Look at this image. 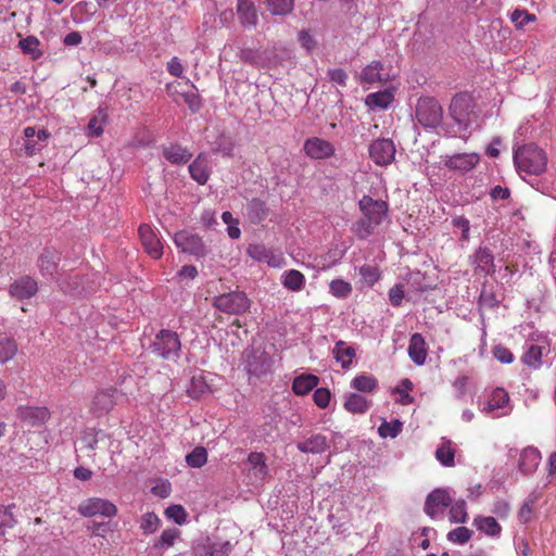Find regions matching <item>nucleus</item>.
<instances>
[{"label": "nucleus", "instance_id": "obj_40", "mask_svg": "<svg viewBox=\"0 0 556 556\" xmlns=\"http://www.w3.org/2000/svg\"><path fill=\"white\" fill-rule=\"evenodd\" d=\"M450 521L452 523H465L467 521V504L465 500H457L450 505Z\"/></svg>", "mask_w": 556, "mask_h": 556}, {"label": "nucleus", "instance_id": "obj_30", "mask_svg": "<svg viewBox=\"0 0 556 556\" xmlns=\"http://www.w3.org/2000/svg\"><path fill=\"white\" fill-rule=\"evenodd\" d=\"M473 526L489 536H498L502 531L500 523L491 516H477Z\"/></svg>", "mask_w": 556, "mask_h": 556}, {"label": "nucleus", "instance_id": "obj_2", "mask_svg": "<svg viewBox=\"0 0 556 556\" xmlns=\"http://www.w3.org/2000/svg\"><path fill=\"white\" fill-rule=\"evenodd\" d=\"M516 167L531 175L542 174L547 165L546 153L533 143L525 144L514 152Z\"/></svg>", "mask_w": 556, "mask_h": 556}, {"label": "nucleus", "instance_id": "obj_11", "mask_svg": "<svg viewBox=\"0 0 556 556\" xmlns=\"http://www.w3.org/2000/svg\"><path fill=\"white\" fill-rule=\"evenodd\" d=\"M16 416L27 426L39 427L50 418V412L47 407L21 405L16 409Z\"/></svg>", "mask_w": 556, "mask_h": 556}, {"label": "nucleus", "instance_id": "obj_4", "mask_svg": "<svg viewBox=\"0 0 556 556\" xmlns=\"http://www.w3.org/2000/svg\"><path fill=\"white\" fill-rule=\"evenodd\" d=\"M213 306L229 315H241L250 308V300L242 291H231L215 296Z\"/></svg>", "mask_w": 556, "mask_h": 556}, {"label": "nucleus", "instance_id": "obj_10", "mask_svg": "<svg viewBox=\"0 0 556 556\" xmlns=\"http://www.w3.org/2000/svg\"><path fill=\"white\" fill-rule=\"evenodd\" d=\"M369 155L377 165H389L394 160L395 146L391 139L375 140L369 147Z\"/></svg>", "mask_w": 556, "mask_h": 556}, {"label": "nucleus", "instance_id": "obj_26", "mask_svg": "<svg viewBox=\"0 0 556 556\" xmlns=\"http://www.w3.org/2000/svg\"><path fill=\"white\" fill-rule=\"evenodd\" d=\"M408 355L416 365H422L426 362V342L420 333L412 334L408 344Z\"/></svg>", "mask_w": 556, "mask_h": 556}, {"label": "nucleus", "instance_id": "obj_23", "mask_svg": "<svg viewBox=\"0 0 556 556\" xmlns=\"http://www.w3.org/2000/svg\"><path fill=\"white\" fill-rule=\"evenodd\" d=\"M37 292V282L26 276L17 279L10 287V293L12 296L20 300L29 299Z\"/></svg>", "mask_w": 556, "mask_h": 556}, {"label": "nucleus", "instance_id": "obj_15", "mask_svg": "<svg viewBox=\"0 0 556 556\" xmlns=\"http://www.w3.org/2000/svg\"><path fill=\"white\" fill-rule=\"evenodd\" d=\"M480 162V155L478 153H457L451 156H446L444 165L450 170H457L460 173H467L473 169Z\"/></svg>", "mask_w": 556, "mask_h": 556}, {"label": "nucleus", "instance_id": "obj_50", "mask_svg": "<svg viewBox=\"0 0 556 556\" xmlns=\"http://www.w3.org/2000/svg\"><path fill=\"white\" fill-rule=\"evenodd\" d=\"M181 97L192 112H198L201 109L202 101L194 85L190 86V90L181 92Z\"/></svg>", "mask_w": 556, "mask_h": 556}, {"label": "nucleus", "instance_id": "obj_38", "mask_svg": "<svg viewBox=\"0 0 556 556\" xmlns=\"http://www.w3.org/2000/svg\"><path fill=\"white\" fill-rule=\"evenodd\" d=\"M14 505L0 507V536H3L9 529L15 527L17 520L13 513Z\"/></svg>", "mask_w": 556, "mask_h": 556}, {"label": "nucleus", "instance_id": "obj_3", "mask_svg": "<svg viewBox=\"0 0 556 556\" xmlns=\"http://www.w3.org/2000/svg\"><path fill=\"white\" fill-rule=\"evenodd\" d=\"M150 349L163 359L176 361L181 351V342L175 331L163 329L155 336Z\"/></svg>", "mask_w": 556, "mask_h": 556}, {"label": "nucleus", "instance_id": "obj_43", "mask_svg": "<svg viewBox=\"0 0 556 556\" xmlns=\"http://www.w3.org/2000/svg\"><path fill=\"white\" fill-rule=\"evenodd\" d=\"M17 353V343L12 338L0 339V364L11 361Z\"/></svg>", "mask_w": 556, "mask_h": 556}, {"label": "nucleus", "instance_id": "obj_6", "mask_svg": "<svg viewBox=\"0 0 556 556\" xmlns=\"http://www.w3.org/2000/svg\"><path fill=\"white\" fill-rule=\"evenodd\" d=\"M473 103L467 94H456L450 104V115L458 125L459 130H467L471 123Z\"/></svg>", "mask_w": 556, "mask_h": 556}, {"label": "nucleus", "instance_id": "obj_44", "mask_svg": "<svg viewBox=\"0 0 556 556\" xmlns=\"http://www.w3.org/2000/svg\"><path fill=\"white\" fill-rule=\"evenodd\" d=\"M206 462L207 451L203 446H197L186 455V463L192 468H201Z\"/></svg>", "mask_w": 556, "mask_h": 556}, {"label": "nucleus", "instance_id": "obj_54", "mask_svg": "<svg viewBox=\"0 0 556 556\" xmlns=\"http://www.w3.org/2000/svg\"><path fill=\"white\" fill-rule=\"evenodd\" d=\"M313 400L319 408H326L330 403L331 393L327 388H318L314 391Z\"/></svg>", "mask_w": 556, "mask_h": 556}, {"label": "nucleus", "instance_id": "obj_25", "mask_svg": "<svg viewBox=\"0 0 556 556\" xmlns=\"http://www.w3.org/2000/svg\"><path fill=\"white\" fill-rule=\"evenodd\" d=\"M296 447L302 453L321 454L329 448V442L325 435L317 433L298 442Z\"/></svg>", "mask_w": 556, "mask_h": 556}, {"label": "nucleus", "instance_id": "obj_51", "mask_svg": "<svg viewBox=\"0 0 556 556\" xmlns=\"http://www.w3.org/2000/svg\"><path fill=\"white\" fill-rule=\"evenodd\" d=\"M536 16L532 13H529L527 10L516 9L510 14V21L515 24L517 28H522L530 22H534Z\"/></svg>", "mask_w": 556, "mask_h": 556}, {"label": "nucleus", "instance_id": "obj_21", "mask_svg": "<svg viewBox=\"0 0 556 556\" xmlns=\"http://www.w3.org/2000/svg\"><path fill=\"white\" fill-rule=\"evenodd\" d=\"M162 154L173 165L186 164L192 157V153L178 143H170L169 146L163 147Z\"/></svg>", "mask_w": 556, "mask_h": 556}, {"label": "nucleus", "instance_id": "obj_41", "mask_svg": "<svg viewBox=\"0 0 556 556\" xmlns=\"http://www.w3.org/2000/svg\"><path fill=\"white\" fill-rule=\"evenodd\" d=\"M18 46L25 54H29L34 60L41 58L43 54L39 49L40 42L35 36L30 35L21 39Z\"/></svg>", "mask_w": 556, "mask_h": 556}, {"label": "nucleus", "instance_id": "obj_20", "mask_svg": "<svg viewBox=\"0 0 556 556\" xmlns=\"http://www.w3.org/2000/svg\"><path fill=\"white\" fill-rule=\"evenodd\" d=\"M391 78L380 61H372L362 72L361 81L366 84H384Z\"/></svg>", "mask_w": 556, "mask_h": 556}, {"label": "nucleus", "instance_id": "obj_18", "mask_svg": "<svg viewBox=\"0 0 556 556\" xmlns=\"http://www.w3.org/2000/svg\"><path fill=\"white\" fill-rule=\"evenodd\" d=\"M248 477L253 483L262 482L268 477V467L263 453L252 452L248 459Z\"/></svg>", "mask_w": 556, "mask_h": 556}, {"label": "nucleus", "instance_id": "obj_17", "mask_svg": "<svg viewBox=\"0 0 556 556\" xmlns=\"http://www.w3.org/2000/svg\"><path fill=\"white\" fill-rule=\"evenodd\" d=\"M117 390L106 388L96 393L91 402V410L96 415L108 414L116 404Z\"/></svg>", "mask_w": 556, "mask_h": 556}, {"label": "nucleus", "instance_id": "obj_48", "mask_svg": "<svg viewBox=\"0 0 556 556\" xmlns=\"http://www.w3.org/2000/svg\"><path fill=\"white\" fill-rule=\"evenodd\" d=\"M402 431V422L397 419L392 421H383L379 428L378 432L381 438H395Z\"/></svg>", "mask_w": 556, "mask_h": 556}, {"label": "nucleus", "instance_id": "obj_57", "mask_svg": "<svg viewBox=\"0 0 556 556\" xmlns=\"http://www.w3.org/2000/svg\"><path fill=\"white\" fill-rule=\"evenodd\" d=\"M493 355L498 362L503 364H510L514 361V354L511 351L503 345L494 346Z\"/></svg>", "mask_w": 556, "mask_h": 556}, {"label": "nucleus", "instance_id": "obj_60", "mask_svg": "<svg viewBox=\"0 0 556 556\" xmlns=\"http://www.w3.org/2000/svg\"><path fill=\"white\" fill-rule=\"evenodd\" d=\"M413 389V382L409 379H403L397 389V392L402 395V404L406 405L413 402V397L408 394V391Z\"/></svg>", "mask_w": 556, "mask_h": 556}, {"label": "nucleus", "instance_id": "obj_12", "mask_svg": "<svg viewBox=\"0 0 556 556\" xmlns=\"http://www.w3.org/2000/svg\"><path fill=\"white\" fill-rule=\"evenodd\" d=\"M303 150L306 155L314 160H323L331 157L334 154L333 144L318 137H312L305 140Z\"/></svg>", "mask_w": 556, "mask_h": 556}, {"label": "nucleus", "instance_id": "obj_53", "mask_svg": "<svg viewBox=\"0 0 556 556\" xmlns=\"http://www.w3.org/2000/svg\"><path fill=\"white\" fill-rule=\"evenodd\" d=\"M39 268L43 275H52L56 269L55 256L50 252L43 253L39 258Z\"/></svg>", "mask_w": 556, "mask_h": 556}, {"label": "nucleus", "instance_id": "obj_47", "mask_svg": "<svg viewBox=\"0 0 556 556\" xmlns=\"http://www.w3.org/2000/svg\"><path fill=\"white\" fill-rule=\"evenodd\" d=\"M330 293L338 299H345L352 292V286L343 279H334L329 285Z\"/></svg>", "mask_w": 556, "mask_h": 556}, {"label": "nucleus", "instance_id": "obj_27", "mask_svg": "<svg viewBox=\"0 0 556 556\" xmlns=\"http://www.w3.org/2000/svg\"><path fill=\"white\" fill-rule=\"evenodd\" d=\"M319 383V378L313 374H302L296 376L292 382L294 394L304 396L315 389Z\"/></svg>", "mask_w": 556, "mask_h": 556}, {"label": "nucleus", "instance_id": "obj_24", "mask_svg": "<svg viewBox=\"0 0 556 556\" xmlns=\"http://www.w3.org/2000/svg\"><path fill=\"white\" fill-rule=\"evenodd\" d=\"M237 13L240 23L243 26L255 27L257 25L258 15L255 4L251 0H238Z\"/></svg>", "mask_w": 556, "mask_h": 556}, {"label": "nucleus", "instance_id": "obj_22", "mask_svg": "<svg viewBox=\"0 0 556 556\" xmlns=\"http://www.w3.org/2000/svg\"><path fill=\"white\" fill-rule=\"evenodd\" d=\"M189 173L193 180L205 185L210 178L208 160L204 153H200L189 165Z\"/></svg>", "mask_w": 556, "mask_h": 556}, {"label": "nucleus", "instance_id": "obj_42", "mask_svg": "<svg viewBox=\"0 0 556 556\" xmlns=\"http://www.w3.org/2000/svg\"><path fill=\"white\" fill-rule=\"evenodd\" d=\"M267 10L273 15H287L294 7L293 0H265Z\"/></svg>", "mask_w": 556, "mask_h": 556}, {"label": "nucleus", "instance_id": "obj_13", "mask_svg": "<svg viewBox=\"0 0 556 556\" xmlns=\"http://www.w3.org/2000/svg\"><path fill=\"white\" fill-rule=\"evenodd\" d=\"M248 254L262 263H266L270 267H281L285 263L282 253L276 252L267 245H249Z\"/></svg>", "mask_w": 556, "mask_h": 556}, {"label": "nucleus", "instance_id": "obj_19", "mask_svg": "<svg viewBox=\"0 0 556 556\" xmlns=\"http://www.w3.org/2000/svg\"><path fill=\"white\" fill-rule=\"evenodd\" d=\"M372 402L364 394L356 392H348L343 395V407L351 414L364 415L370 407Z\"/></svg>", "mask_w": 556, "mask_h": 556}, {"label": "nucleus", "instance_id": "obj_64", "mask_svg": "<svg viewBox=\"0 0 556 556\" xmlns=\"http://www.w3.org/2000/svg\"><path fill=\"white\" fill-rule=\"evenodd\" d=\"M534 503V500H528L523 503V505L520 507L518 511V518L519 521L522 523H528L531 520L532 515V504Z\"/></svg>", "mask_w": 556, "mask_h": 556}, {"label": "nucleus", "instance_id": "obj_62", "mask_svg": "<svg viewBox=\"0 0 556 556\" xmlns=\"http://www.w3.org/2000/svg\"><path fill=\"white\" fill-rule=\"evenodd\" d=\"M151 492L153 495L159 496L161 498H166L169 496L172 492L170 483L167 481H160L152 489Z\"/></svg>", "mask_w": 556, "mask_h": 556}, {"label": "nucleus", "instance_id": "obj_55", "mask_svg": "<svg viewBox=\"0 0 556 556\" xmlns=\"http://www.w3.org/2000/svg\"><path fill=\"white\" fill-rule=\"evenodd\" d=\"M208 390V386L202 377H192L189 393L191 396L198 397Z\"/></svg>", "mask_w": 556, "mask_h": 556}, {"label": "nucleus", "instance_id": "obj_56", "mask_svg": "<svg viewBox=\"0 0 556 556\" xmlns=\"http://www.w3.org/2000/svg\"><path fill=\"white\" fill-rule=\"evenodd\" d=\"M141 243H160L151 226L142 224L138 229Z\"/></svg>", "mask_w": 556, "mask_h": 556}, {"label": "nucleus", "instance_id": "obj_58", "mask_svg": "<svg viewBox=\"0 0 556 556\" xmlns=\"http://www.w3.org/2000/svg\"><path fill=\"white\" fill-rule=\"evenodd\" d=\"M103 119L100 121L98 116H93L89 119L87 125L88 136L99 137L103 132Z\"/></svg>", "mask_w": 556, "mask_h": 556}, {"label": "nucleus", "instance_id": "obj_34", "mask_svg": "<svg viewBox=\"0 0 556 556\" xmlns=\"http://www.w3.org/2000/svg\"><path fill=\"white\" fill-rule=\"evenodd\" d=\"M247 214L254 224L263 222L268 215L266 203L260 199H252L247 206Z\"/></svg>", "mask_w": 556, "mask_h": 556}, {"label": "nucleus", "instance_id": "obj_59", "mask_svg": "<svg viewBox=\"0 0 556 556\" xmlns=\"http://www.w3.org/2000/svg\"><path fill=\"white\" fill-rule=\"evenodd\" d=\"M359 274L363 277V279L369 285H374L379 279L378 269L369 265L362 266L359 269Z\"/></svg>", "mask_w": 556, "mask_h": 556}, {"label": "nucleus", "instance_id": "obj_37", "mask_svg": "<svg viewBox=\"0 0 556 556\" xmlns=\"http://www.w3.org/2000/svg\"><path fill=\"white\" fill-rule=\"evenodd\" d=\"M393 94L389 90L369 93L366 98V104L372 108L387 109L393 101Z\"/></svg>", "mask_w": 556, "mask_h": 556}, {"label": "nucleus", "instance_id": "obj_39", "mask_svg": "<svg viewBox=\"0 0 556 556\" xmlns=\"http://www.w3.org/2000/svg\"><path fill=\"white\" fill-rule=\"evenodd\" d=\"M543 348L539 345H530L522 356V362L533 368L539 369L542 366Z\"/></svg>", "mask_w": 556, "mask_h": 556}, {"label": "nucleus", "instance_id": "obj_52", "mask_svg": "<svg viewBox=\"0 0 556 556\" xmlns=\"http://www.w3.org/2000/svg\"><path fill=\"white\" fill-rule=\"evenodd\" d=\"M165 516L181 526L187 521V514L182 506L170 505L165 509Z\"/></svg>", "mask_w": 556, "mask_h": 556}, {"label": "nucleus", "instance_id": "obj_28", "mask_svg": "<svg viewBox=\"0 0 556 556\" xmlns=\"http://www.w3.org/2000/svg\"><path fill=\"white\" fill-rule=\"evenodd\" d=\"M350 387L362 393H374L378 389V380L369 374H358L350 382Z\"/></svg>", "mask_w": 556, "mask_h": 556}, {"label": "nucleus", "instance_id": "obj_5", "mask_svg": "<svg viewBox=\"0 0 556 556\" xmlns=\"http://www.w3.org/2000/svg\"><path fill=\"white\" fill-rule=\"evenodd\" d=\"M416 118L425 127L435 128L443 118L441 104L434 98L426 97L418 100Z\"/></svg>", "mask_w": 556, "mask_h": 556}, {"label": "nucleus", "instance_id": "obj_31", "mask_svg": "<svg viewBox=\"0 0 556 556\" xmlns=\"http://www.w3.org/2000/svg\"><path fill=\"white\" fill-rule=\"evenodd\" d=\"M281 283L286 289L299 292L305 286V277L296 269H289L281 275Z\"/></svg>", "mask_w": 556, "mask_h": 556}, {"label": "nucleus", "instance_id": "obj_61", "mask_svg": "<svg viewBox=\"0 0 556 556\" xmlns=\"http://www.w3.org/2000/svg\"><path fill=\"white\" fill-rule=\"evenodd\" d=\"M453 226L458 228L462 231L460 240H468L469 239V229H470V223L467 218L459 216L453 219L452 222Z\"/></svg>", "mask_w": 556, "mask_h": 556}, {"label": "nucleus", "instance_id": "obj_16", "mask_svg": "<svg viewBox=\"0 0 556 556\" xmlns=\"http://www.w3.org/2000/svg\"><path fill=\"white\" fill-rule=\"evenodd\" d=\"M541 453L538 448L528 446L519 452L518 469L525 477L532 476L541 463Z\"/></svg>", "mask_w": 556, "mask_h": 556}, {"label": "nucleus", "instance_id": "obj_7", "mask_svg": "<svg viewBox=\"0 0 556 556\" xmlns=\"http://www.w3.org/2000/svg\"><path fill=\"white\" fill-rule=\"evenodd\" d=\"M78 513L84 517L101 515L111 518L116 516L117 507L109 500L91 497L79 504Z\"/></svg>", "mask_w": 556, "mask_h": 556}, {"label": "nucleus", "instance_id": "obj_36", "mask_svg": "<svg viewBox=\"0 0 556 556\" xmlns=\"http://www.w3.org/2000/svg\"><path fill=\"white\" fill-rule=\"evenodd\" d=\"M160 526L161 519L153 511L143 514L139 519V528L146 535L153 534L154 532H156Z\"/></svg>", "mask_w": 556, "mask_h": 556}, {"label": "nucleus", "instance_id": "obj_9", "mask_svg": "<svg viewBox=\"0 0 556 556\" xmlns=\"http://www.w3.org/2000/svg\"><path fill=\"white\" fill-rule=\"evenodd\" d=\"M509 404V395L503 388L494 389L486 404L481 408V412L484 414H490L492 417H501L505 416L509 413V408H507Z\"/></svg>", "mask_w": 556, "mask_h": 556}, {"label": "nucleus", "instance_id": "obj_49", "mask_svg": "<svg viewBox=\"0 0 556 556\" xmlns=\"http://www.w3.org/2000/svg\"><path fill=\"white\" fill-rule=\"evenodd\" d=\"M472 536V531L466 527H458L447 533V540L452 543L464 545Z\"/></svg>", "mask_w": 556, "mask_h": 556}, {"label": "nucleus", "instance_id": "obj_35", "mask_svg": "<svg viewBox=\"0 0 556 556\" xmlns=\"http://www.w3.org/2000/svg\"><path fill=\"white\" fill-rule=\"evenodd\" d=\"M333 355L342 368H349L355 357V350L343 341H338L333 349Z\"/></svg>", "mask_w": 556, "mask_h": 556}, {"label": "nucleus", "instance_id": "obj_29", "mask_svg": "<svg viewBox=\"0 0 556 556\" xmlns=\"http://www.w3.org/2000/svg\"><path fill=\"white\" fill-rule=\"evenodd\" d=\"M233 545L229 541L216 540L210 541L202 546L201 556H228Z\"/></svg>", "mask_w": 556, "mask_h": 556}, {"label": "nucleus", "instance_id": "obj_45", "mask_svg": "<svg viewBox=\"0 0 556 556\" xmlns=\"http://www.w3.org/2000/svg\"><path fill=\"white\" fill-rule=\"evenodd\" d=\"M239 58L242 62L251 64L256 67H265L267 64L262 59L261 51L256 49L245 48L239 53Z\"/></svg>", "mask_w": 556, "mask_h": 556}, {"label": "nucleus", "instance_id": "obj_32", "mask_svg": "<svg viewBox=\"0 0 556 556\" xmlns=\"http://www.w3.org/2000/svg\"><path fill=\"white\" fill-rule=\"evenodd\" d=\"M435 457L445 467L455 465V448L451 440L442 439L441 444L435 450Z\"/></svg>", "mask_w": 556, "mask_h": 556}, {"label": "nucleus", "instance_id": "obj_63", "mask_svg": "<svg viewBox=\"0 0 556 556\" xmlns=\"http://www.w3.org/2000/svg\"><path fill=\"white\" fill-rule=\"evenodd\" d=\"M328 77L332 83L340 86H345L348 80V74L343 68H332L328 71Z\"/></svg>", "mask_w": 556, "mask_h": 556}, {"label": "nucleus", "instance_id": "obj_1", "mask_svg": "<svg viewBox=\"0 0 556 556\" xmlns=\"http://www.w3.org/2000/svg\"><path fill=\"white\" fill-rule=\"evenodd\" d=\"M358 206L362 217L353 224L352 231L363 240L374 233L375 229L387 218L389 205L383 200L364 195L358 201Z\"/></svg>", "mask_w": 556, "mask_h": 556}, {"label": "nucleus", "instance_id": "obj_33", "mask_svg": "<svg viewBox=\"0 0 556 556\" xmlns=\"http://www.w3.org/2000/svg\"><path fill=\"white\" fill-rule=\"evenodd\" d=\"M180 536V530L177 528H168L162 531L161 535L153 541V549L166 551L174 546L176 540Z\"/></svg>", "mask_w": 556, "mask_h": 556}, {"label": "nucleus", "instance_id": "obj_46", "mask_svg": "<svg viewBox=\"0 0 556 556\" xmlns=\"http://www.w3.org/2000/svg\"><path fill=\"white\" fill-rule=\"evenodd\" d=\"M475 262L478 267H480L484 271H490L493 267V254L486 247H479Z\"/></svg>", "mask_w": 556, "mask_h": 556}, {"label": "nucleus", "instance_id": "obj_8", "mask_svg": "<svg viewBox=\"0 0 556 556\" xmlns=\"http://www.w3.org/2000/svg\"><path fill=\"white\" fill-rule=\"evenodd\" d=\"M452 504V495L446 489H435L426 498L425 513L432 519L441 518Z\"/></svg>", "mask_w": 556, "mask_h": 556}, {"label": "nucleus", "instance_id": "obj_14", "mask_svg": "<svg viewBox=\"0 0 556 556\" xmlns=\"http://www.w3.org/2000/svg\"><path fill=\"white\" fill-rule=\"evenodd\" d=\"M269 356L258 350H251L245 352V368L250 375L260 377L265 375L270 367Z\"/></svg>", "mask_w": 556, "mask_h": 556}]
</instances>
